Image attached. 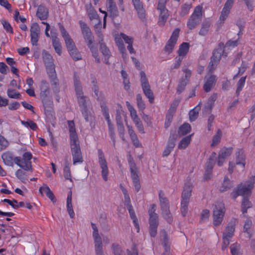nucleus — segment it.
Wrapping results in <instances>:
<instances>
[{
    "label": "nucleus",
    "instance_id": "1",
    "mask_svg": "<svg viewBox=\"0 0 255 255\" xmlns=\"http://www.w3.org/2000/svg\"><path fill=\"white\" fill-rule=\"evenodd\" d=\"M4 163L9 166H13V162L25 171H32L31 159L32 155L30 152H25L21 158L19 156L13 157L9 152L4 153L1 156Z\"/></svg>",
    "mask_w": 255,
    "mask_h": 255
},
{
    "label": "nucleus",
    "instance_id": "2",
    "mask_svg": "<svg viewBox=\"0 0 255 255\" xmlns=\"http://www.w3.org/2000/svg\"><path fill=\"white\" fill-rule=\"evenodd\" d=\"M74 86L80 111L86 122H90L93 118V112L89 106L87 105V100L84 96L80 80L74 76Z\"/></svg>",
    "mask_w": 255,
    "mask_h": 255
},
{
    "label": "nucleus",
    "instance_id": "3",
    "mask_svg": "<svg viewBox=\"0 0 255 255\" xmlns=\"http://www.w3.org/2000/svg\"><path fill=\"white\" fill-rule=\"evenodd\" d=\"M113 35L118 49L122 53V57L124 59L127 58V54L123 40L125 41L126 43L128 44L127 49L129 53L131 54L135 53V51L132 47L133 42L132 37L128 36L123 33H119L118 32H114Z\"/></svg>",
    "mask_w": 255,
    "mask_h": 255
},
{
    "label": "nucleus",
    "instance_id": "4",
    "mask_svg": "<svg viewBox=\"0 0 255 255\" xmlns=\"http://www.w3.org/2000/svg\"><path fill=\"white\" fill-rule=\"evenodd\" d=\"M113 35L118 49L122 53V57L124 59L127 58V54L123 40L125 41L126 43L128 44L127 49L129 53L131 54L135 53V51L132 47L133 42L132 37L128 36L123 33H119L118 32H114Z\"/></svg>",
    "mask_w": 255,
    "mask_h": 255
},
{
    "label": "nucleus",
    "instance_id": "5",
    "mask_svg": "<svg viewBox=\"0 0 255 255\" xmlns=\"http://www.w3.org/2000/svg\"><path fill=\"white\" fill-rule=\"evenodd\" d=\"M80 24L83 37L92 53V56L94 57L97 62H100V58L99 56L98 49L96 44L94 43V36L92 35L91 30L84 22L80 21Z\"/></svg>",
    "mask_w": 255,
    "mask_h": 255
},
{
    "label": "nucleus",
    "instance_id": "6",
    "mask_svg": "<svg viewBox=\"0 0 255 255\" xmlns=\"http://www.w3.org/2000/svg\"><path fill=\"white\" fill-rule=\"evenodd\" d=\"M59 27L62 36L64 39L67 49L71 57L74 61L81 60L82 59V55L78 50L75 43L71 39L70 35L66 32L63 26L60 25Z\"/></svg>",
    "mask_w": 255,
    "mask_h": 255
},
{
    "label": "nucleus",
    "instance_id": "7",
    "mask_svg": "<svg viewBox=\"0 0 255 255\" xmlns=\"http://www.w3.org/2000/svg\"><path fill=\"white\" fill-rule=\"evenodd\" d=\"M238 45L237 41H229L225 46L220 45L219 47L216 49L213 54L211 61L209 65V68L210 71H213L217 66L221 58L222 54H223L225 50H228L231 47H234Z\"/></svg>",
    "mask_w": 255,
    "mask_h": 255
},
{
    "label": "nucleus",
    "instance_id": "8",
    "mask_svg": "<svg viewBox=\"0 0 255 255\" xmlns=\"http://www.w3.org/2000/svg\"><path fill=\"white\" fill-rule=\"evenodd\" d=\"M254 184L255 177L253 176L249 180L239 185L237 190L231 193L232 198L235 199L239 195L243 197L250 196L252 194V190L254 187Z\"/></svg>",
    "mask_w": 255,
    "mask_h": 255
},
{
    "label": "nucleus",
    "instance_id": "9",
    "mask_svg": "<svg viewBox=\"0 0 255 255\" xmlns=\"http://www.w3.org/2000/svg\"><path fill=\"white\" fill-rule=\"evenodd\" d=\"M156 206L155 204H151L148 209L149 233L152 237L156 235L157 229L158 226V216L155 213Z\"/></svg>",
    "mask_w": 255,
    "mask_h": 255
},
{
    "label": "nucleus",
    "instance_id": "10",
    "mask_svg": "<svg viewBox=\"0 0 255 255\" xmlns=\"http://www.w3.org/2000/svg\"><path fill=\"white\" fill-rule=\"evenodd\" d=\"M42 57L46 68L47 74L52 80L55 81L56 80V72L52 56L47 51L44 50L42 52Z\"/></svg>",
    "mask_w": 255,
    "mask_h": 255
},
{
    "label": "nucleus",
    "instance_id": "11",
    "mask_svg": "<svg viewBox=\"0 0 255 255\" xmlns=\"http://www.w3.org/2000/svg\"><path fill=\"white\" fill-rule=\"evenodd\" d=\"M158 195L161 210V215L166 222L170 224L172 222L173 219L169 211V203L167 199L164 197V193L162 191H159Z\"/></svg>",
    "mask_w": 255,
    "mask_h": 255
},
{
    "label": "nucleus",
    "instance_id": "12",
    "mask_svg": "<svg viewBox=\"0 0 255 255\" xmlns=\"http://www.w3.org/2000/svg\"><path fill=\"white\" fill-rule=\"evenodd\" d=\"M192 185L191 183H186L183 188L181 201V211L183 216H185L188 211V205L191 196Z\"/></svg>",
    "mask_w": 255,
    "mask_h": 255
},
{
    "label": "nucleus",
    "instance_id": "13",
    "mask_svg": "<svg viewBox=\"0 0 255 255\" xmlns=\"http://www.w3.org/2000/svg\"><path fill=\"white\" fill-rule=\"evenodd\" d=\"M40 97L45 108V111L46 108H50L52 105V101L51 98L48 97L49 94V88L48 83L46 81H42L40 84Z\"/></svg>",
    "mask_w": 255,
    "mask_h": 255
},
{
    "label": "nucleus",
    "instance_id": "14",
    "mask_svg": "<svg viewBox=\"0 0 255 255\" xmlns=\"http://www.w3.org/2000/svg\"><path fill=\"white\" fill-rule=\"evenodd\" d=\"M225 211L224 204L222 202L217 203L215 205L213 209V224L215 226H219L221 224Z\"/></svg>",
    "mask_w": 255,
    "mask_h": 255
},
{
    "label": "nucleus",
    "instance_id": "15",
    "mask_svg": "<svg viewBox=\"0 0 255 255\" xmlns=\"http://www.w3.org/2000/svg\"><path fill=\"white\" fill-rule=\"evenodd\" d=\"M91 226L96 254L97 255H104L102 238L99 234L98 228L96 224L93 223H91Z\"/></svg>",
    "mask_w": 255,
    "mask_h": 255
},
{
    "label": "nucleus",
    "instance_id": "16",
    "mask_svg": "<svg viewBox=\"0 0 255 255\" xmlns=\"http://www.w3.org/2000/svg\"><path fill=\"white\" fill-rule=\"evenodd\" d=\"M126 105L127 108L130 113V116L131 119L134 124L136 128L138 130L139 132L141 133H144V128L142 125V122L140 120V118L138 117L136 111L133 107V106L130 105L129 102H126Z\"/></svg>",
    "mask_w": 255,
    "mask_h": 255
},
{
    "label": "nucleus",
    "instance_id": "17",
    "mask_svg": "<svg viewBox=\"0 0 255 255\" xmlns=\"http://www.w3.org/2000/svg\"><path fill=\"white\" fill-rule=\"evenodd\" d=\"M140 75V82L143 92L145 96L149 99V102L152 103L154 100V96L150 89V86L146 75L143 71H141Z\"/></svg>",
    "mask_w": 255,
    "mask_h": 255
},
{
    "label": "nucleus",
    "instance_id": "18",
    "mask_svg": "<svg viewBox=\"0 0 255 255\" xmlns=\"http://www.w3.org/2000/svg\"><path fill=\"white\" fill-rule=\"evenodd\" d=\"M98 162L101 169L102 178L105 181H107L108 180V175L109 173L108 163L103 152L101 150L98 151Z\"/></svg>",
    "mask_w": 255,
    "mask_h": 255
},
{
    "label": "nucleus",
    "instance_id": "19",
    "mask_svg": "<svg viewBox=\"0 0 255 255\" xmlns=\"http://www.w3.org/2000/svg\"><path fill=\"white\" fill-rule=\"evenodd\" d=\"M71 143V149L73 158V164L76 165L83 161L79 141Z\"/></svg>",
    "mask_w": 255,
    "mask_h": 255
},
{
    "label": "nucleus",
    "instance_id": "20",
    "mask_svg": "<svg viewBox=\"0 0 255 255\" xmlns=\"http://www.w3.org/2000/svg\"><path fill=\"white\" fill-rule=\"evenodd\" d=\"M179 31L180 29L179 28H176L174 30L172 33L171 36L164 47V50L168 54H170L172 52L175 45L176 44L177 39L179 37Z\"/></svg>",
    "mask_w": 255,
    "mask_h": 255
},
{
    "label": "nucleus",
    "instance_id": "21",
    "mask_svg": "<svg viewBox=\"0 0 255 255\" xmlns=\"http://www.w3.org/2000/svg\"><path fill=\"white\" fill-rule=\"evenodd\" d=\"M106 17H103V18H100V17H90V20L91 24L93 25L95 28V30L99 38H102L103 40V34L101 32L102 29V20L103 21V28L106 27Z\"/></svg>",
    "mask_w": 255,
    "mask_h": 255
},
{
    "label": "nucleus",
    "instance_id": "22",
    "mask_svg": "<svg viewBox=\"0 0 255 255\" xmlns=\"http://www.w3.org/2000/svg\"><path fill=\"white\" fill-rule=\"evenodd\" d=\"M40 28L36 23L32 24L30 28L31 42L32 45H36L39 39Z\"/></svg>",
    "mask_w": 255,
    "mask_h": 255
},
{
    "label": "nucleus",
    "instance_id": "23",
    "mask_svg": "<svg viewBox=\"0 0 255 255\" xmlns=\"http://www.w3.org/2000/svg\"><path fill=\"white\" fill-rule=\"evenodd\" d=\"M68 128L70 133V143L78 142V135L77 134L75 124L73 121L68 122Z\"/></svg>",
    "mask_w": 255,
    "mask_h": 255
},
{
    "label": "nucleus",
    "instance_id": "24",
    "mask_svg": "<svg viewBox=\"0 0 255 255\" xmlns=\"http://www.w3.org/2000/svg\"><path fill=\"white\" fill-rule=\"evenodd\" d=\"M236 164L244 168L246 165V156L242 149H239L236 153Z\"/></svg>",
    "mask_w": 255,
    "mask_h": 255
},
{
    "label": "nucleus",
    "instance_id": "25",
    "mask_svg": "<svg viewBox=\"0 0 255 255\" xmlns=\"http://www.w3.org/2000/svg\"><path fill=\"white\" fill-rule=\"evenodd\" d=\"M216 81L215 76L211 75L209 77H206L205 78V83L203 87L204 90L207 92H209L215 85Z\"/></svg>",
    "mask_w": 255,
    "mask_h": 255
},
{
    "label": "nucleus",
    "instance_id": "26",
    "mask_svg": "<svg viewBox=\"0 0 255 255\" xmlns=\"http://www.w3.org/2000/svg\"><path fill=\"white\" fill-rule=\"evenodd\" d=\"M100 40L99 43L100 45L101 51L103 56H104V62L106 64H109V58L111 56V53L109 49L107 48L105 44L103 42V40L102 41V38H99Z\"/></svg>",
    "mask_w": 255,
    "mask_h": 255
},
{
    "label": "nucleus",
    "instance_id": "27",
    "mask_svg": "<svg viewBox=\"0 0 255 255\" xmlns=\"http://www.w3.org/2000/svg\"><path fill=\"white\" fill-rule=\"evenodd\" d=\"M107 11L110 13V16H117L118 9L116 3L113 0H108L106 3Z\"/></svg>",
    "mask_w": 255,
    "mask_h": 255
},
{
    "label": "nucleus",
    "instance_id": "28",
    "mask_svg": "<svg viewBox=\"0 0 255 255\" xmlns=\"http://www.w3.org/2000/svg\"><path fill=\"white\" fill-rule=\"evenodd\" d=\"M132 2L138 16H144L145 10L142 2L140 0H132Z\"/></svg>",
    "mask_w": 255,
    "mask_h": 255
},
{
    "label": "nucleus",
    "instance_id": "29",
    "mask_svg": "<svg viewBox=\"0 0 255 255\" xmlns=\"http://www.w3.org/2000/svg\"><path fill=\"white\" fill-rule=\"evenodd\" d=\"M52 40V45L54 50L59 55L62 54V47L59 39L57 38L56 33H54L51 35Z\"/></svg>",
    "mask_w": 255,
    "mask_h": 255
},
{
    "label": "nucleus",
    "instance_id": "30",
    "mask_svg": "<svg viewBox=\"0 0 255 255\" xmlns=\"http://www.w3.org/2000/svg\"><path fill=\"white\" fill-rule=\"evenodd\" d=\"M190 45L189 43L183 42L180 45L177 53L178 56L183 58L187 54L189 51Z\"/></svg>",
    "mask_w": 255,
    "mask_h": 255
},
{
    "label": "nucleus",
    "instance_id": "31",
    "mask_svg": "<svg viewBox=\"0 0 255 255\" xmlns=\"http://www.w3.org/2000/svg\"><path fill=\"white\" fill-rule=\"evenodd\" d=\"M66 206L67 209V211L70 217L71 218H73L75 216V213L73 209V206L72 204V192L70 191L69 194L67 196V202H66Z\"/></svg>",
    "mask_w": 255,
    "mask_h": 255
},
{
    "label": "nucleus",
    "instance_id": "32",
    "mask_svg": "<svg viewBox=\"0 0 255 255\" xmlns=\"http://www.w3.org/2000/svg\"><path fill=\"white\" fill-rule=\"evenodd\" d=\"M129 164L130 166V170L131 173V177L133 181L138 180L139 177L137 173V170L134 162L129 160Z\"/></svg>",
    "mask_w": 255,
    "mask_h": 255
},
{
    "label": "nucleus",
    "instance_id": "33",
    "mask_svg": "<svg viewBox=\"0 0 255 255\" xmlns=\"http://www.w3.org/2000/svg\"><path fill=\"white\" fill-rule=\"evenodd\" d=\"M235 226L234 223L229 224L223 233V236L230 239L232 238L234 234Z\"/></svg>",
    "mask_w": 255,
    "mask_h": 255
},
{
    "label": "nucleus",
    "instance_id": "34",
    "mask_svg": "<svg viewBox=\"0 0 255 255\" xmlns=\"http://www.w3.org/2000/svg\"><path fill=\"white\" fill-rule=\"evenodd\" d=\"M216 99L217 96L216 95H213L209 98L207 103L205 106L204 112L208 113L211 111Z\"/></svg>",
    "mask_w": 255,
    "mask_h": 255
},
{
    "label": "nucleus",
    "instance_id": "35",
    "mask_svg": "<svg viewBox=\"0 0 255 255\" xmlns=\"http://www.w3.org/2000/svg\"><path fill=\"white\" fill-rule=\"evenodd\" d=\"M235 0H227L222 9L221 16H228Z\"/></svg>",
    "mask_w": 255,
    "mask_h": 255
},
{
    "label": "nucleus",
    "instance_id": "36",
    "mask_svg": "<svg viewBox=\"0 0 255 255\" xmlns=\"http://www.w3.org/2000/svg\"><path fill=\"white\" fill-rule=\"evenodd\" d=\"M214 164V161L212 160L211 157L210 158L209 161L207 163L206 166V172L204 175V179L208 180L210 178L211 175V170Z\"/></svg>",
    "mask_w": 255,
    "mask_h": 255
},
{
    "label": "nucleus",
    "instance_id": "37",
    "mask_svg": "<svg viewBox=\"0 0 255 255\" xmlns=\"http://www.w3.org/2000/svg\"><path fill=\"white\" fill-rule=\"evenodd\" d=\"M192 136V134L183 138L178 145V148L180 149L186 148L191 142Z\"/></svg>",
    "mask_w": 255,
    "mask_h": 255
},
{
    "label": "nucleus",
    "instance_id": "38",
    "mask_svg": "<svg viewBox=\"0 0 255 255\" xmlns=\"http://www.w3.org/2000/svg\"><path fill=\"white\" fill-rule=\"evenodd\" d=\"M128 212H129L130 216L131 218L132 219L133 223L134 226L136 229V232L137 233H138L139 232V230H140L139 226L138 224L137 220L136 218L135 213L134 212L133 209L132 208V206L131 205H129V206H128Z\"/></svg>",
    "mask_w": 255,
    "mask_h": 255
},
{
    "label": "nucleus",
    "instance_id": "39",
    "mask_svg": "<svg viewBox=\"0 0 255 255\" xmlns=\"http://www.w3.org/2000/svg\"><path fill=\"white\" fill-rule=\"evenodd\" d=\"M161 237L162 238V245L164 248L165 252L166 254H168L170 251L169 243L167 239V236L166 232L163 230L161 231Z\"/></svg>",
    "mask_w": 255,
    "mask_h": 255
},
{
    "label": "nucleus",
    "instance_id": "40",
    "mask_svg": "<svg viewBox=\"0 0 255 255\" xmlns=\"http://www.w3.org/2000/svg\"><path fill=\"white\" fill-rule=\"evenodd\" d=\"M233 186L232 182L227 177L224 178L222 185L220 187V191L222 192H225Z\"/></svg>",
    "mask_w": 255,
    "mask_h": 255
},
{
    "label": "nucleus",
    "instance_id": "41",
    "mask_svg": "<svg viewBox=\"0 0 255 255\" xmlns=\"http://www.w3.org/2000/svg\"><path fill=\"white\" fill-rule=\"evenodd\" d=\"M48 9L44 4H40L37 7L36 16H48Z\"/></svg>",
    "mask_w": 255,
    "mask_h": 255
},
{
    "label": "nucleus",
    "instance_id": "42",
    "mask_svg": "<svg viewBox=\"0 0 255 255\" xmlns=\"http://www.w3.org/2000/svg\"><path fill=\"white\" fill-rule=\"evenodd\" d=\"M222 135V131L220 129H218L216 134L213 136L212 142L211 144L212 147L216 146L220 142Z\"/></svg>",
    "mask_w": 255,
    "mask_h": 255
},
{
    "label": "nucleus",
    "instance_id": "43",
    "mask_svg": "<svg viewBox=\"0 0 255 255\" xmlns=\"http://www.w3.org/2000/svg\"><path fill=\"white\" fill-rule=\"evenodd\" d=\"M200 21V17H190L188 19L187 26L190 29H192L195 28Z\"/></svg>",
    "mask_w": 255,
    "mask_h": 255
},
{
    "label": "nucleus",
    "instance_id": "44",
    "mask_svg": "<svg viewBox=\"0 0 255 255\" xmlns=\"http://www.w3.org/2000/svg\"><path fill=\"white\" fill-rule=\"evenodd\" d=\"M15 176L23 183H26L28 180V177L26 172L21 169H18L16 170L15 172Z\"/></svg>",
    "mask_w": 255,
    "mask_h": 255
},
{
    "label": "nucleus",
    "instance_id": "45",
    "mask_svg": "<svg viewBox=\"0 0 255 255\" xmlns=\"http://www.w3.org/2000/svg\"><path fill=\"white\" fill-rule=\"evenodd\" d=\"M111 249L114 255H125L124 252L121 246L117 243L113 244Z\"/></svg>",
    "mask_w": 255,
    "mask_h": 255
},
{
    "label": "nucleus",
    "instance_id": "46",
    "mask_svg": "<svg viewBox=\"0 0 255 255\" xmlns=\"http://www.w3.org/2000/svg\"><path fill=\"white\" fill-rule=\"evenodd\" d=\"M191 130V127L189 124L185 123L181 126L179 129V134L182 135H185Z\"/></svg>",
    "mask_w": 255,
    "mask_h": 255
},
{
    "label": "nucleus",
    "instance_id": "47",
    "mask_svg": "<svg viewBox=\"0 0 255 255\" xmlns=\"http://www.w3.org/2000/svg\"><path fill=\"white\" fill-rule=\"evenodd\" d=\"M7 95L9 98L11 99H19L21 97V95L19 93L10 88L7 89Z\"/></svg>",
    "mask_w": 255,
    "mask_h": 255
},
{
    "label": "nucleus",
    "instance_id": "48",
    "mask_svg": "<svg viewBox=\"0 0 255 255\" xmlns=\"http://www.w3.org/2000/svg\"><path fill=\"white\" fill-rule=\"evenodd\" d=\"M252 207L251 203L249 201V200L246 198V197H244L243 200L242 201V211L243 214H245L247 212V209Z\"/></svg>",
    "mask_w": 255,
    "mask_h": 255
},
{
    "label": "nucleus",
    "instance_id": "49",
    "mask_svg": "<svg viewBox=\"0 0 255 255\" xmlns=\"http://www.w3.org/2000/svg\"><path fill=\"white\" fill-rule=\"evenodd\" d=\"M232 152V148H223L220 150L218 155L223 157V158L226 159L231 154Z\"/></svg>",
    "mask_w": 255,
    "mask_h": 255
},
{
    "label": "nucleus",
    "instance_id": "50",
    "mask_svg": "<svg viewBox=\"0 0 255 255\" xmlns=\"http://www.w3.org/2000/svg\"><path fill=\"white\" fill-rule=\"evenodd\" d=\"M157 9L160 12L159 16H166L167 10L165 7V3L164 1H159Z\"/></svg>",
    "mask_w": 255,
    "mask_h": 255
},
{
    "label": "nucleus",
    "instance_id": "51",
    "mask_svg": "<svg viewBox=\"0 0 255 255\" xmlns=\"http://www.w3.org/2000/svg\"><path fill=\"white\" fill-rule=\"evenodd\" d=\"M252 223L251 220L250 219H247L244 226V232L248 234V237L250 238L252 236V234L250 231V229L252 226Z\"/></svg>",
    "mask_w": 255,
    "mask_h": 255
},
{
    "label": "nucleus",
    "instance_id": "52",
    "mask_svg": "<svg viewBox=\"0 0 255 255\" xmlns=\"http://www.w3.org/2000/svg\"><path fill=\"white\" fill-rule=\"evenodd\" d=\"M21 124L26 128H30L31 129L35 130L37 128V126L36 123L31 120L27 121H21Z\"/></svg>",
    "mask_w": 255,
    "mask_h": 255
},
{
    "label": "nucleus",
    "instance_id": "53",
    "mask_svg": "<svg viewBox=\"0 0 255 255\" xmlns=\"http://www.w3.org/2000/svg\"><path fill=\"white\" fill-rule=\"evenodd\" d=\"M120 188L122 190L123 194L124 195L125 202L127 204L128 206H129L130 204V200L129 196L128 193V191L122 185H120Z\"/></svg>",
    "mask_w": 255,
    "mask_h": 255
},
{
    "label": "nucleus",
    "instance_id": "54",
    "mask_svg": "<svg viewBox=\"0 0 255 255\" xmlns=\"http://www.w3.org/2000/svg\"><path fill=\"white\" fill-rule=\"evenodd\" d=\"M188 83L187 80H184L183 78H181L177 88V92L178 94H180L183 91Z\"/></svg>",
    "mask_w": 255,
    "mask_h": 255
},
{
    "label": "nucleus",
    "instance_id": "55",
    "mask_svg": "<svg viewBox=\"0 0 255 255\" xmlns=\"http://www.w3.org/2000/svg\"><path fill=\"white\" fill-rule=\"evenodd\" d=\"M9 145L8 140L2 135H0V150L6 149Z\"/></svg>",
    "mask_w": 255,
    "mask_h": 255
},
{
    "label": "nucleus",
    "instance_id": "56",
    "mask_svg": "<svg viewBox=\"0 0 255 255\" xmlns=\"http://www.w3.org/2000/svg\"><path fill=\"white\" fill-rule=\"evenodd\" d=\"M246 76L241 77L238 81L237 86V93H239L241 91L245 85Z\"/></svg>",
    "mask_w": 255,
    "mask_h": 255
},
{
    "label": "nucleus",
    "instance_id": "57",
    "mask_svg": "<svg viewBox=\"0 0 255 255\" xmlns=\"http://www.w3.org/2000/svg\"><path fill=\"white\" fill-rule=\"evenodd\" d=\"M86 8L88 16H98L97 11L95 10L91 3L87 4L86 5Z\"/></svg>",
    "mask_w": 255,
    "mask_h": 255
},
{
    "label": "nucleus",
    "instance_id": "58",
    "mask_svg": "<svg viewBox=\"0 0 255 255\" xmlns=\"http://www.w3.org/2000/svg\"><path fill=\"white\" fill-rule=\"evenodd\" d=\"M174 146L175 143L174 142L169 143L163 152V156H168L174 148Z\"/></svg>",
    "mask_w": 255,
    "mask_h": 255
},
{
    "label": "nucleus",
    "instance_id": "59",
    "mask_svg": "<svg viewBox=\"0 0 255 255\" xmlns=\"http://www.w3.org/2000/svg\"><path fill=\"white\" fill-rule=\"evenodd\" d=\"M189 119L191 122L195 121L198 115V108H195L189 112Z\"/></svg>",
    "mask_w": 255,
    "mask_h": 255
},
{
    "label": "nucleus",
    "instance_id": "60",
    "mask_svg": "<svg viewBox=\"0 0 255 255\" xmlns=\"http://www.w3.org/2000/svg\"><path fill=\"white\" fill-rule=\"evenodd\" d=\"M1 23L3 25L4 29L6 30L7 32H9L10 33H13L12 28L10 24L9 23V22H8L4 19H2Z\"/></svg>",
    "mask_w": 255,
    "mask_h": 255
},
{
    "label": "nucleus",
    "instance_id": "61",
    "mask_svg": "<svg viewBox=\"0 0 255 255\" xmlns=\"http://www.w3.org/2000/svg\"><path fill=\"white\" fill-rule=\"evenodd\" d=\"M136 102L138 108L141 110L145 109V104L142 100V97L140 94L136 96Z\"/></svg>",
    "mask_w": 255,
    "mask_h": 255
},
{
    "label": "nucleus",
    "instance_id": "62",
    "mask_svg": "<svg viewBox=\"0 0 255 255\" xmlns=\"http://www.w3.org/2000/svg\"><path fill=\"white\" fill-rule=\"evenodd\" d=\"M210 216V212L209 210L207 209H204L202 211L201 214V221L202 222L206 221L209 218Z\"/></svg>",
    "mask_w": 255,
    "mask_h": 255
},
{
    "label": "nucleus",
    "instance_id": "63",
    "mask_svg": "<svg viewBox=\"0 0 255 255\" xmlns=\"http://www.w3.org/2000/svg\"><path fill=\"white\" fill-rule=\"evenodd\" d=\"M203 7L201 5L197 6L191 16H202L203 13Z\"/></svg>",
    "mask_w": 255,
    "mask_h": 255
},
{
    "label": "nucleus",
    "instance_id": "64",
    "mask_svg": "<svg viewBox=\"0 0 255 255\" xmlns=\"http://www.w3.org/2000/svg\"><path fill=\"white\" fill-rule=\"evenodd\" d=\"M64 176L66 179L71 181L70 169L68 164L66 165L64 168Z\"/></svg>",
    "mask_w": 255,
    "mask_h": 255
}]
</instances>
